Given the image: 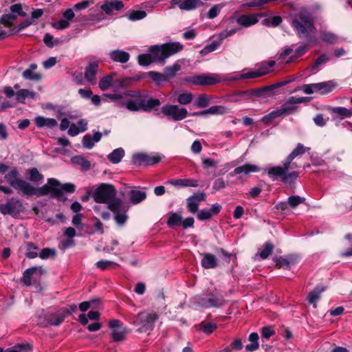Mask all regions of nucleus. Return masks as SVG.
I'll list each match as a JSON object with an SVG mask.
<instances>
[{
    "label": "nucleus",
    "mask_w": 352,
    "mask_h": 352,
    "mask_svg": "<svg viewBox=\"0 0 352 352\" xmlns=\"http://www.w3.org/2000/svg\"><path fill=\"white\" fill-rule=\"evenodd\" d=\"M6 182L14 190L28 197L36 195L42 197L50 193L52 198L61 199L63 192L58 188L60 182L54 178H49L47 184L41 187H34L29 182L20 177V173L16 168H13L9 173L6 174Z\"/></svg>",
    "instance_id": "f257e3e1"
},
{
    "label": "nucleus",
    "mask_w": 352,
    "mask_h": 352,
    "mask_svg": "<svg viewBox=\"0 0 352 352\" xmlns=\"http://www.w3.org/2000/svg\"><path fill=\"white\" fill-rule=\"evenodd\" d=\"M117 193L113 185L102 183L94 192L93 198L96 203L106 204L107 208L114 214L115 222L122 226L129 218L127 212L129 207L124 200L117 196Z\"/></svg>",
    "instance_id": "f03ea898"
},
{
    "label": "nucleus",
    "mask_w": 352,
    "mask_h": 352,
    "mask_svg": "<svg viewBox=\"0 0 352 352\" xmlns=\"http://www.w3.org/2000/svg\"><path fill=\"white\" fill-rule=\"evenodd\" d=\"M183 47V45L179 42L151 45L148 48L149 54H140L138 56V61L141 66H148L152 63L164 65L168 57L182 51Z\"/></svg>",
    "instance_id": "7ed1b4c3"
},
{
    "label": "nucleus",
    "mask_w": 352,
    "mask_h": 352,
    "mask_svg": "<svg viewBox=\"0 0 352 352\" xmlns=\"http://www.w3.org/2000/svg\"><path fill=\"white\" fill-rule=\"evenodd\" d=\"M292 23L300 37L309 38L316 30L311 14L305 9L300 10L294 16Z\"/></svg>",
    "instance_id": "20e7f679"
},
{
    "label": "nucleus",
    "mask_w": 352,
    "mask_h": 352,
    "mask_svg": "<svg viewBox=\"0 0 352 352\" xmlns=\"http://www.w3.org/2000/svg\"><path fill=\"white\" fill-rule=\"evenodd\" d=\"M289 166V164L285 160L283 166L270 167L265 170V172L272 181L279 179L283 183L291 185L294 184L299 176V173L298 171H288Z\"/></svg>",
    "instance_id": "39448f33"
},
{
    "label": "nucleus",
    "mask_w": 352,
    "mask_h": 352,
    "mask_svg": "<svg viewBox=\"0 0 352 352\" xmlns=\"http://www.w3.org/2000/svg\"><path fill=\"white\" fill-rule=\"evenodd\" d=\"M160 104L159 99L150 98L146 100L142 95L135 99L127 100L126 109L131 111L151 112L155 107H159Z\"/></svg>",
    "instance_id": "423d86ee"
},
{
    "label": "nucleus",
    "mask_w": 352,
    "mask_h": 352,
    "mask_svg": "<svg viewBox=\"0 0 352 352\" xmlns=\"http://www.w3.org/2000/svg\"><path fill=\"white\" fill-rule=\"evenodd\" d=\"M133 318L134 320L131 322L138 327V332L142 333L153 329L154 323L157 319V316L156 314L143 311L134 316Z\"/></svg>",
    "instance_id": "0eeeda50"
},
{
    "label": "nucleus",
    "mask_w": 352,
    "mask_h": 352,
    "mask_svg": "<svg viewBox=\"0 0 352 352\" xmlns=\"http://www.w3.org/2000/svg\"><path fill=\"white\" fill-rule=\"evenodd\" d=\"M162 113L168 118L174 121H179L186 118L188 111L185 108H181L177 105L166 104L162 107Z\"/></svg>",
    "instance_id": "6e6552de"
},
{
    "label": "nucleus",
    "mask_w": 352,
    "mask_h": 352,
    "mask_svg": "<svg viewBox=\"0 0 352 352\" xmlns=\"http://www.w3.org/2000/svg\"><path fill=\"white\" fill-rule=\"evenodd\" d=\"M188 82H190L195 85H212L220 82L218 75L214 74H209L206 75H197L192 77H188L185 79Z\"/></svg>",
    "instance_id": "1a4fd4ad"
},
{
    "label": "nucleus",
    "mask_w": 352,
    "mask_h": 352,
    "mask_svg": "<svg viewBox=\"0 0 352 352\" xmlns=\"http://www.w3.org/2000/svg\"><path fill=\"white\" fill-rule=\"evenodd\" d=\"M23 209V204L21 201L12 198L6 203H0V212L6 215H15L19 214Z\"/></svg>",
    "instance_id": "9d476101"
},
{
    "label": "nucleus",
    "mask_w": 352,
    "mask_h": 352,
    "mask_svg": "<svg viewBox=\"0 0 352 352\" xmlns=\"http://www.w3.org/2000/svg\"><path fill=\"white\" fill-rule=\"evenodd\" d=\"M170 8L177 6L182 10L190 11L201 6L204 3L201 0H170Z\"/></svg>",
    "instance_id": "9b49d317"
},
{
    "label": "nucleus",
    "mask_w": 352,
    "mask_h": 352,
    "mask_svg": "<svg viewBox=\"0 0 352 352\" xmlns=\"http://www.w3.org/2000/svg\"><path fill=\"white\" fill-rule=\"evenodd\" d=\"M200 299L201 301L199 302V304L204 307H218L222 306L225 302L223 297L221 295H217L212 293L200 298Z\"/></svg>",
    "instance_id": "f8f14e48"
},
{
    "label": "nucleus",
    "mask_w": 352,
    "mask_h": 352,
    "mask_svg": "<svg viewBox=\"0 0 352 352\" xmlns=\"http://www.w3.org/2000/svg\"><path fill=\"white\" fill-rule=\"evenodd\" d=\"M133 159L138 164H145L146 165H153L157 164L161 157L159 155H151L144 153H138L133 156Z\"/></svg>",
    "instance_id": "ddd939ff"
},
{
    "label": "nucleus",
    "mask_w": 352,
    "mask_h": 352,
    "mask_svg": "<svg viewBox=\"0 0 352 352\" xmlns=\"http://www.w3.org/2000/svg\"><path fill=\"white\" fill-rule=\"evenodd\" d=\"M44 270L42 267H32L27 269L23 274L22 282L26 286H30L32 285V278L33 276L40 277L43 273Z\"/></svg>",
    "instance_id": "4468645a"
},
{
    "label": "nucleus",
    "mask_w": 352,
    "mask_h": 352,
    "mask_svg": "<svg viewBox=\"0 0 352 352\" xmlns=\"http://www.w3.org/2000/svg\"><path fill=\"white\" fill-rule=\"evenodd\" d=\"M67 316V311L62 310L60 313L55 314L52 316L47 318L46 322L40 321V324L42 327H47L48 325L58 326L63 322Z\"/></svg>",
    "instance_id": "2eb2a0df"
},
{
    "label": "nucleus",
    "mask_w": 352,
    "mask_h": 352,
    "mask_svg": "<svg viewBox=\"0 0 352 352\" xmlns=\"http://www.w3.org/2000/svg\"><path fill=\"white\" fill-rule=\"evenodd\" d=\"M262 16L261 14H241L236 17V21L238 24L244 26L250 27L258 22V18Z\"/></svg>",
    "instance_id": "dca6fc26"
},
{
    "label": "nucleus",
    "mask_w": 352,
    "mask_h": 352,
    "mask_svg": "<svg viewBox=\"0 0 352 352\" xmlns=\"http://www.w3.org/2000/svg\"><path fill=\"white\" fill-rule=\"evenodd\" d=\"M99 65L98 62L89 63L85 67V78L92 85H96V76L98 73Z\"/></svg>",
    "instance_id": "f3484780"
},
{
    "label": "nucleus",
    "mask_w": 352,
    "mask_h": 352,
    "mask_svg": "<svg viewBox=\"0 0 352 352\" xmlns=\"http://www.w3.org/2000/svg\"><path fill=\"white\" fill-rule=\"evenodd\" d=\"M261 168L254 164H245L243 166H238L230 173V177H234L236 175L243 174L248 175L250 173H256L260 171Z\"/></svg>",
    "instance_id": "a211bd4d"
},
{
    "label": "nucleus",
    "mask_w": 352,
    "mask_h": 352,
    "mask_svg": "<svg viewBox=\"0 0 352 352\" xmlns=\"http://www.w3.org/2000/svg\"><path fill=\"white\" fill-rule=\"evenodd\" d=\"M124 8L122 1L120 0H113L111 1H106L100 6V8L105 12L107 14H111L114 11L121 10Z\"/></svg>",
    "instance_id": "6ab92c4d"
},
{
    "label": "nucleus",
    "mask_w": 352,
    "mask_h": 352,
    "mask_svg": "<svg viewBox=\"0 0 352 352\" xmlns=\"http://www.w3.org/2000/svg\"><path fill=\"white\" fill-rule=\"evenodd\" d=\"M337 83L333 80H328L315 83L316 93L322 95L330 93L337 87Z\"/></svg>",
    "instance_id": "aec40b11"
},
{
    "label": "nucleus",
    "mask_w": 352,
    "mask_h": 352,
    "mask_svg": "<svg viewBox=\"0 0 352 352\" xmlns=\"http://www.w3.org/2000/svg\"><path fill=\"white\" fill-rule=\"evenodd\" d=\"M201 259V265L205 269H214L218 265L217 257L210 253H204Z\"/></svg>",
    "instance_id": "412c9836"
},
{
    "label": "nucleus",
    "mask_w": 352,
    "mask_h": 352,
    "mask_svg": "<svg viewBox=\"0 0 352 352\" xmlns=\"http://www.w3.org/2000/svg\"><path fill=\"white\" fill-rule=\"evenodd\" d=\"M109 57L114 62L126 63L129 61L130 55L126 52L120 50H116L109 53Z\"/></svg>",
    "instance_id": "4be33fe9"
},
{
    "label": "nucleus",
    "mask_w": 352,
    "mask_h": 352,
    "mask_svg": "<svg viewBox=\"0 0 352 352\" xmlns=\"http://www.w3.org/2000/svg\"><path fill=\"white\" fill-rule=\"evenodd\" d=\"M330 112L334 116V118H338L341 120L352 116V108L349 109L342 107H331Z\"/></svg>",
    "instance_id": "5701e85b"
},
{
    "label": "nucleus",
    "mask_w": 352,
    "mask_h": 352,
    "mask_svg": "<svg viewBox=\"0 0 352 352\" xmlns=\"http://www.w3.org/2000/svg\"><path fill=\"white\" fill-rule=\"evenodd\" d=\"M102 138V133L96 132L94 134L93 138L90 135H86L83 137L82 144L83 147L86 148H91L94 146L95 142H98Z\"/></svg>",
    "instance_id": "b1692460"
},
{
    "label": "nucleus",
    "mask_w": 352,
    "mask_h": 352,
    "mask_svg": "<svg viewBox=\"0 0 352 352\" xmlns=\"http://www.w3.org/2000/svg\"><path fill=\"white\" fill-rule=\"evenodd\" d=\"M309 147H305L302 144L298 143L296 147L287 155L285 161L290 164L291 161H293L296 157L303 155L306 151H309Z\"/></svg>",
    "instance_id": "393cba45"
},
{
    "label": "nucleus",
    "mask_w": 352,
    "mask_h": 352,
    "mask_svg": "<svg viewBox=\"0 0 352 352\" xmlns=\"http://www.w3.org/2000/svg\"><path fill=\"white\" fill-rule=\"evenodd\" d=\"M35 123L39 128L47 127L52 129L56 126L58 123L54 118H47L42 116H38L35 118Z\"/></svg>",
    "instance_id": "a878e982"
},
{
    "label": "nucleus",
    "mask_w": 352,
    "mask_h": 352,
    "mask_svg": "<svg viewBox=\"0 0 352 352\" xmlns=\"http://www.w3.org/2000/svg\"><path fill=\"white\" fill-rule=\"evenodd\" d=\"M129 196L130 202L136 205L146 199V193L142 190H131L129 192Z\"/></svg>",
    "instance_id": "bb28decb"
},
{
    "label": "nucleus",
    "mask_w": 352,
    "mask_h": 352,
    "mask_svg": "<svg viewBox=\"0 0 352 352\" xmlns=\"http://www.w3.org/2000/svg\"><path fill=\"white\" fill-rule=\"evenodd\" d=\"M326 289L324 286H317L313 291H311L308 296L307 300L310 304H312L314 307H316V302L320 298V294Z\"/></svg>",
    "instance_id": "cd10ccee"
},
{
    "label": "nucleus",
    "mask_w": 352,
    "mask_h": 352,
    "mask_svg": "<svg viewBox=\"0 0 352 352\" xmlns=\"http://www.w3.org/2000/svg\"><path fill=\"white\" fill-rule=\"evenodd\" d=\"M116 74L113 73L110 75L105 76L102 77L98 83L99 88L102 91H106L109 89L113 85V76H115Z\"/></svg>",
    "instance_id": "c85d7f7f"
},
{
    "label": "nucleus",
    "mask_w": 352,
    "mask_h": 352,
    "mask_svg": "<svg viewBox=\"0 0 352 352\" xmlns=\"http://www.w3.org/2000/svg\"><path fill=\"white\" fill-rule=\"evenodd\" d=\"M168 183L175 186H191V187H197L198 183L195 179H172L168 182Z\"/></svg>",
    "instance_id": "c756f323"
},
{
    "label": "nucleus",
    "mask_w": 352,
    "mask_h": 352,
    "mask_svg": "<svg viewBox=\"0 0 352 352\" xmlns=\"http://www.w3.org/2000/svg\"><path fill=\"white\" fill-rule=\"evenodd\" d=\"M27 174L29 176V180L34 183L37 184L41 182L44 179L43 175L38 171L36 168L28 169Z\"/></svg>",
    "instance_id": "7c9ffc66"
},
{
    "label": "nucleus",
    "mask_w": 352,
    "mask_h": 352,
    "mask_svg": "<svg viewBox=\"0 0 352 352\" xmlns=\"http://www.w3.org/2000/svg\"><path fill=\"white\" fill-rule=\"evenodd\" d=\"M124 155V151L122 148H118L113 150L108 155L109 160L113 164L119 163Z\"/></svg>",
    "instance_id": "2f4dec72"
},
{
    "label": "nucleus",
    "mask_w": 352,
    "mask_h": 352,
    "mask_svg": "<svg viewBox=\"0 0 352 352\" xmlns=\"http://www.w3.org/2000/svg\"><path fill=\"white\" fill-rule=\"evenodd\" d=\"M320 38L323 42L331 45L336 43L338 40V37L336 34L326 30L321 32Z\"/></svg>",
    "instance_id": "473e14b6"
},
{
    "label": "nucleus",
    "mask_w": 352,
    "mask_h": 352,
    "mask_svg": "<svg viewBox=\"0 0 352 352\" xmlns=\"http://www.w3.org/2000/svg\"><path fill=\"white\" fill-rule=\"evenodd\" d=\"M71 160L73 164L80 166L83 170H88L91 168L90 162L82 155L74 156Z\"/></svg>",
    "instance_id": "72a5a7b5"
},
{
    "label": "nucleus",
    "mask_w": 352,
    "mask_h": 352,
    "mask_svg": "<svg viewBox=\"0 0 352 352\" xmlns=\"http://www.w3.org/2000/svg\"><path fill=\"white\" fill-rule=\"evenodd\" d=\"M128 330L126 327H123L120 329H116L112 331L111 337L115 342H120L124 340Z\"/></svg>",
    "instance_id": "f704fd0d"
},
{
    "label": "nucleus",
    "mask_w": 352,
    "mask_h": 352,
    "mask_svg": "<svg viewBox=\"0 0 352 352\" xmlns=\"http://www.w3.org/2000/svg\"><path fill=\"white\" fill-rule=\"evenodd\" d=\"M272 87L270 86H264L260 88L250 89L251 99L265 96L272 91Z\"/></svg>",
    "instance_id": "c9c22d12"
},
{
    "label": "nucleus",
    "mask_w": 352,
    "mask_h": 352,
    "mask_svg": "<svg viewBox=\"0 0 352 352\" xmlns=\"http://www.w3.org/2000/svg\"><path fill=\"white\" fill-rule=\"evenodd\" d=\"M148 77H150L157 85H160L162 82L168 81L166 76H164V74L157 72H148Z\"/></svg>",
    "instance_id": "e433bc0d"
},
{
    "label": "nucleus",
    "mask_w": 352,
    "mask_h": 352,
    "mask_svg": "<svg viewBox=\"0 0 352 352\" xmlns=\"http://www.w3.org/2000/svg\"><path fill=\"white\" fill-rule=\"evenodd\" d=\"M274 245L270 242H266L259 252V256L262 259H266L273 252Z\"/></svg>",
    "instance_id": "4c0bfd02"
},
{
    "label": "nucleus",
    "mask_w": 352,
    "mask_h": 352,
    "mask_svg": "<svg viewBox=\"0 0 352 352\" xmlns=\"http://www.w3.org/2000/svg\"><path fill=\"white\" fill-rule=\"evenodd\" d=\"M275 65L274 60H270L268 62H264L261 64L258 70H256V73L261 74V76L266 75L270 72V68L274 67Z\"/></svg>",
    "instance_id": "58836bf2"
},
{
    "label": "nucleus",
    "mask_w": 352,
    "mask_h": 352,
    "mask_svg": "<svg viewBox=\"0 0 352 352\" xmlns=\"http://www.w3.org/2000/svg\"><path fill=\"white\" fill-rule=\"evenodd\" d=\"M38 250V246H36L32 242L26 243V252L25 255L29 258H34L37 257L38 253L37 250Z\"/></svg>",
    "instance_id": "ea45409f"
},
{
    "label": "nucleus",
    "mask_w": 352,
    "mask_h": 352,
    "mask_svg": "<svg viewBox=\"0 0 352 352\" xmlns=\"http://www.w3.org/2000/svg\"><path fill=\"white\" fill-rule=\"evenodd\" d=\"M295 263V261L293 258H279L276 263V265L280 268L283 267L289 270L291 265Z\"/></svg>",
    "instance_id": "a19ab883"
},
{
    "label": "nucleus",
    "mask_w": 352,
    "mask_h": 352,
    "mask_svg": "<svg viewBox=\"0 0 352 352\" xmlns=\"http://www.w3.org/2000/svg\"><path fill=\"white\" fill-rule=\"evenodd\" d=\"M181 69L180 65L175 63L173 65L168 66L164 68V74L168 78V81L170 78L175 76L178 71Z\"/></svg>",
    "instance_id": "79ce46f5"
},
{
    "label": "nucleus",
    "mask_w": 352,
    "mask_h": 352,
    "mask_svg": "<svg viewBox=\"0 0 352 352\" xmlns=\"http://www.w3.org/2000/svg\"><path fill=\"white\" fill-rule=\"evenodd\" d=\"M193 99V95L190 92H185L178 95L177 102L182 105L190 104Z\"/></svg>",
    "instance_id": "37998d69"
},
{
    "label": "nucleus",
    "mask_w": 352,
    "mask_h": 352,
    "mask_svg": "<svg viewBox=\"0 0 352 352\" xmlns=\"http://www.w3.org/2000/svg\"><path fill=\"white\" fill-rule=\"evenodd\" d=\"M261 77V74L256 73V71H250L246 73H243L239 75H236L231 78L232 80H241V79H248V78H255Z\"/></svg>",
    "instance_id": "c03bdc74"
},
{
    "label": "nucleus",
    "mask_w": 352,
    "mask_h": 352,
    "mask_svg": "<svg viewBox=\"0 0 352 352\" xmlns=\"http://www.w3.org/2000/svg\"><path fill=\"white\" fill-rule=\"evenodd\" d=\"M305 199L298 195L290 196L287 199V204L292 208H296L299 204L304 203Z\"/></svg>",
    "instance_id": "a18cd8bd"
},
{
    "label": "nucleus",
    "mask_w": 352,
    "mask_h": 352,
    "mask_svg": "<svg viewBox=\"0 0 352 352\" xmlns=\"http://www.w3.org/2000/svg\"><path fill=\"white\" fill-rule=\"evenodd\" d=\"M56 250L54 248H43L39 253V257L42 259H47L49 258H54L56 256Z\"/></svg>",
    "instance_id": "49530a36"
},
{
    "label": "nucleus",
    "mask_w": 352,
    "mask_h": 352,
    "mask_svg": "<svg viewBox=\"0 0 352 352\" xmlns=\"http://www.w3.org/2000/svg\"><path fill=\"white\" fill-rule=\"evenodd\" d=\"M208 114L211 115H223L228 113L226 107L221 105L212 106L208 109Z\"/></svg>",
    "instance_id": "de8ad7c7"
},
{
    "label": "nucleus",
    "mask_w": 352,
    "mask_h": 352,
    "mask_svg": "<svg viewBox=\"0 0 352 352\" xmlns=\"http://www.w3.org/2000/svg\"><path fill=\"white\" fill-rule=\"evenodd\" d=\"M16 18H17V16L14 14H12V13L6 14L1 16V18L0 19V23L6 26H10L16 19Z\"/></svg>",
    "instance_id": "09e8293b"
},
{
    "label": "nucleus",
    "mask_w": 352,
    "mask_h": 352,
    "mask_svg": "<svg viewBox=\"0 0 352 352\" xmlns=\"http://www.w3.org/2000/svg\"><path fill=\"white\" fill-rule=\"evenodd\" d=\"M209 102L208 97L205 94H201L197 98L195 105L198 108H204L208 106Z\"/></svg>",
    "instance_id": "8fccbe9b"
},
{
    "label": "nucleus",
    "mask_w": 352,
    "mask_h": 352,
    "mask_svg": "<svg viewBox=\"0 0 352 352\" xmlns=\"http://www.w3.org/2000/svg\"><path fill=\"white\" fill-rule=\"evenodd\" d=\"M182 218L180 215L177 213H173L168 217L167 221V224L168 226L171 227L173 226H180L182 223Z\"/></svg>",
    "instance_id": "3c124183"
},
{
    "label": "nucleus",
    "mask_w": 352,
    "mask_h": 352,
    "mask_svg": "<svg viewBox=\"0 0 352 352\" xmlns=\"http://www.w3.org/2000/svg\"><path fill=\"white\" fill-rule=\"evenodd\" d=\"M99 303L98 299H93L89 301H84L79 305V309L81 311H86L89 308H95L96 304Z\"/></svg>",
    "instance_id": "603ef678"
},
{
    "label": "nucleus",
    "mask_w": 352,
    "mask_h": 352,
    "mask_svg": "<svg viewBox=\"0 0 352 352\" xmlns=\"http://www.w3.org/2000/svg\"><path fill=\"white\" fill-rule=\"evenodd\" d=\"M200 329L203 332L209 334L212 333L217 329V324L213 322H201L200 324Z\"/></svg>",
    "instance_id": "864d4df0"
},
{
    "label": "nucleus",
    "mask_w": 352,
    "mask_h": 352,
    "mask_svg": "<svg viewBox=\"0 0 352 352\" xmlns=\"http://www.w3.org/2000/svg\"><path fill=\"white\" fill-rule=\"evenodd\" d=\"M146 16V13L144 10H136L131 12L128 18L131 21H137L144 19Z\"/></svg>",
    "instance_id": "5fc2aeb1"
},
{
    "label": "nucleus",
    "mask_w": 352,
    "mask_h": 352,
    "mask_svg": "<svg viewBox=\"0 0 352 352\" xmlns=\"http://www.w3.org/2000/svg\"><path fill=\"white\" fill-rule=\"evenodd\" d=\"M133 82V81L132 80V77H125V78L115 80L114 85L116 87L123 88V87L129 86Z\"/></svg>",
    "instance_id": "6e6d98bb"
},
{
    "label": "nucleus",
    "mask_w": 352,
    "mask_h": 352,
    "mask_svg": "<svg viewBox=\"0 0 352 352\" xmlns=\"http://www.w3.org/2000/svg\"><path fill=\"white\" fill-rule=\"evenodd\" d=\"M199 204L192 197H189L187 199V208L192 214L198 210Z\"/></svg>",
    "instance_id": "4d7b16f0"
},
{
    "label": "nucleus",
    "mask_w": 352,
    "mask_h": 352,
    "mask_svg": "<svg viewBox=\"0 0 352 352\" xmlns=\"http://www.w3.org/2000/svg\"><path fill=\"white\" fill-rule=\"evenodd\" d=\"M223 6V5L217 4L212 7L208 12V18L212 19L217 16Z\"/></svg>",
    "instance_id": "13d9d810"
},
{
    "label": "nucleus",
    "mask_w": 352,
    "mask_h": 352,
    "mask_svg": "<svg viewBox=\"0 0 352 352\" xmlns=\"http://www.w3.org/2000/svg\"><path fill=\"white\" fill-rule=\"evenodd\" d=\"M28 90L25 89H19L16 92V100L19 103H25V98L28 97Z\"/></svg>",
    "instance_id": "bf43d9fd"
},
{
    "label": "nucleus",
    "mask_w": 352,
    "mask_h": 352,
    "mask_svg": "<svg viewBox=\"0 0 352 352\" xmlns=\"http://www.w3.org/2000/svg\"><path fill=\"white\" fill-rule=\"evenodd\" d=\"M25 79L38 80L41 79V76L38 74L33 73V71L28 69H25L22 74Z\"/></svg>",
    "instance_id": "052dcab7"
},
{
    "label": "nucleus",
    "mask_w": 352,
    "mask_h": 352,
    "mask_svg": "<svg viewBox=\"0 0 352 352\" xmlns=\"http://www.w3.org/2000/svg\"><path fill=\"white\" fill-rule=\"evenodd\" d=\"M240 96L241 99L249 100L251 99L250 89L247 91H236L231 95L232 98Z\"/></svg>",
    "instance_id": "680f3d73"
},
{
    "label": "nucleus",
    "mask_w": 352,
    "mask_h": 352,
    "mask_svg": "<svg viewBox=\"0 0 352 352\" xmlns=\"http://www.w3.org/2000/svg\"><path fill=\"white\" fill-rule=\"evenodd\" d=\"M226 188V183L223 178H217L214 180L212 186V189L214 192L219 191Z\"/></svg>",
    "instance_id": "e2e57ef3"
},
{
    "label": "nucleus",
    "mask_w": 352,
    "mask_h": 352,
    "mask_svg": "<svg viewBox=\"0 0 352 352\" xmlns=\"http://www.w3.org/2000/svg\"><path fill=\"white\" fill-rule=\"evenodd\" d=\"M328 119V118L327 119L324 118L322 114L318 113L314 118V122L316 125L322 127L326 125Z\"/></svg>",
    "instance_id": "0e129e2a"
},
{
    "label": "nucleus",
    "mask_w": 352,
    "mask_h": 352,
    "mask_svg": "<svg viewBox=\"0 0 352 352\" xmlns=\"http://www.w3.org/2000/svg\"><path fill=\"white\" fill-rule=\"evenodd\" d=\"M275 333L271 327H264L261 329V336L263 338L268 340L272 335Z\"/></svg>",
    "instance_id": "69168bd1"
},
{
    "label": "nucleus",
    "mask_w": 352,
    "mask_h": 352,
    "mask_svg": "<svg viewBox=\"0 0 352 352\" xmlns=\"http://www.w3.org/2000/svg\"><path fill=\"white\" fill-rule=\"evenodd\" d=\"M58 188L60 189L62 192L63 190V191H65L69 193H72L76 190L75 185L72 183H66V184H64L62 185L60 184V186H58Z\"/></svg>",
    "instance_id": "338daca9"
},
{
    "label": "nucleus",
    "mask_w": 352,
    "mask_h": 352,
    "mask_svg": "<svg viewBox=\"0 0 352 352\" xmlns=\"http://www.w3.org/2000/svg\"><path fill=\"white\" fill-rule=\"evenodd\" d=\"M69 23L67 20L61 19L54 23L52 26L57 30H64L69 27Z\"/></svg>",
    "instance_id": "774afa93"
}]
</instances>
